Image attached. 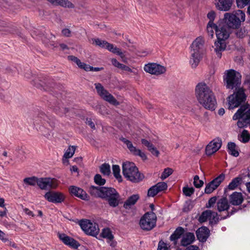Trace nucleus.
Segmentation results:
<instances>
[{"instance_id": "1", "label": "nucleus", "mask_w": 250, "mask_h": 250, "mask_svg": "<svg viewBox=\"0 0 250 250\" xmlns=\"http://www.w3.org/2000/svg\"><path fill=\"white\" fill-rule=\"evenodd\" d=\"M246 99L244 90L242 88H238L228 97L229 109H233L241 105L232 117L233 120H238L237 125L240 128L250 124V106L248 104L241 105Z\"/></svg>"}, {"instance_id": "2", "label": "nucleus", "mask_w": 250, "mask_h": 250, "mask_svg": "<svg viewBox=\"0 0 250 250\" xmlns=\"http://www.w3.org/2000/svg\"><path fill=\"white\" fill-rule=\"evenodd\" d=\"M196 97L199 103L206 109L215 110L216 101L214 93L205 82L198 83L195 88Z\"/></svg>"}, {"instance_id": "3", "label": "nucleus", "mask_w": 250, "mask_h": 250, "mask_svg": "<svg viewBox=\"0 0 250 250\" xmlns=\"http://www.w3.org/2000/svg\"><path fill=\"white\" fill-rule=\"evenodd\" d=\"M89 192L95 197L105 200L111 207L115 208L119 204L120 195L113 188L91 186Z\"/></svg>"}, {"instance_id": "4", "label": "nucleus", "mask_w": 250, "mask_h": 250, "mask_svg": "<svg viewBox=\"0 0 250 250\" xmlns=\"http://www.w3.org/2000/svg\"><path fill=\"white\" fill-rule=\"evenodd\" d=\"M230 32V29L227 25H219L218 28L216 29L217 41L214 43V51L219 58H221L222 52L226 48L225 41L229 37Z\"/></svg>"}, {"instance_id": "5", "label": "nucleus", "mask_w": 250, "mask_h": 250, "mask_svg": "<svg viewBox=\"0 0 250 250\" xmlns=\"http://www.w3.org/2000/svg\"><path fill=\"white\" fill-rule=\"evenodd\" d=\"M223 81L227 89H236L241 84V75L233 69L226 70L223 75Z\"/></svg>"}, {"instance_id": "6", "label": "nucleus", "mask_w": 250, "mask_h": 250, "mask_svg": "<svg viewBox=\"0 0 250 250\" xmlns=\"http://www.w3.org/2000/svg\"><path fill=\"white\" fill-rule=\"evenodd\" d=\"M156 221L157 216L155 213L148 211L141 218L140 226L143 230H150L156 226Z\"/></svg>"}, {"instance_id": "7", "label": "nucleus", "mask_w": 250, "mask_h": 250, "mask_svg": "<svg viewBox=\"0 0 250 250\" xmlns=\"http://www.w3.org/2000/svg\"><path fill=\"white\" fill-rule=\"evenodd\" d=\"M92 41L93 44L107 49L110 52L119 55L122 61L124 62H126L125 55L124 53L122 52L120 48L114 46L113 44L109 43L105 41H103L98 38L93 39Z\"/></svg>"}, {"instance_id": "8", "label": "nucleus", "mask_w": 250, "mask_h": 250, "mask_svg": "<svg viewBox=\"0 0 250 250\" xmlns=\"http://www.w3.org/2000/svg\"><path fill=\"white\" fill-rule=\"evenodd\" d=\"M79 225L86 234L96 237L99 232L98 224L92 223L89 220H81L79 221Z\"/></svg>"}, {"instance_id": "9", "label": "nucleus", "mask_w": 250, "mask_h": 250, "mask_svg": "<svg viewBox=\"0 0 250 250\" xmlns=\"http://www.w3.org/2000/svg\"><path fill=\"white\" fill-rule=\"evenodd\" d=\"M138 168L135 166L133 163L129 162H124L122 165V172L124 177L127 180L132 182H137V180L140 179L139 178H135L132 176H129V174L133 172L134 174H137Z\"/></svg>"}, {"instance_id": "10", "label": "nucleus", "mask_w": 250, "mask_h": 250, "mask_svg": "<svg viewBox=\"0 0 250 250\" xmlns=\"http://www.w3.org/2000/svg\"><path fill=\"white\" fill-rule=\"evenodd\" d=\"M37 185L41 189L43 190L54 189L58 186L56 180L49 177L38 178Z\"/></svg>"}, {"instance_id": "11", "label": "nucleus", "mask_w": 250, "mask_h": 250, "mask_svg": "<svg viewBox=\"0 0 250 250\" xmlns=\"http://www.w3.org/2000/svg\"><path fill=\"white\" fill-rule=\"evenodd\" d=\"M144 69L146 72L156 75L162 74L166 71L164 66L156 63H149L145 64Z\"/></svg>"}, {"instance_id": "12", "label": "nucleus", "mask_w": 250, "mask_h": 250, "mask_svg": "<svg viewBox=\"0 0 250 250\" xmlns=\"http://www.w3.org/2000/svg\"><path fill=\"white\" fill-rule=\"evenodd\" d=\"M225 179V174L221 173L218 177L209 182L206 185L205 193L210 194L216 189L224 181Z\"/></svg>"}, {"instance_id": "13", "label": "nucleus", "mask_w": 250, "mask_h": 250, "mask_svg": "<svg viewBox=\"0 0 250 250\" xmlns=\"http://www.w3.org/2000/svg\"><path fill=\"white\" fill-rule=\"evenodd\" d=\"M44 198L48 201L53 203H61L64 201L65 197L60 192L48 191L44 195Z\"/></svg>"}, {"instance_id": "14", "label": "nucleus", "mask_w": 250, "mask_h": 250, "mask_svg": "<svg viewBox=\"0 0 250 250\" xmlns=\"http://www.w3.org/2000/svg\"><path fill=\"white\" fill-rule=\"evenodd\" d=\"M59 239L66 245L77 249L80 246V243L74 238L67 236L65 233H58Z\"/></svg>"}, {"instance_id": "15", "label": "nucleus", "mask_w": 250, "mask_h": 250, "mask_svg": "<svg viewBox=\"0 0 250 250\" xmlns=\"http://www.w3.org/2000/svg\"><path fill=\"white\" fill-rule=\"evenodd\" d=\"M69 193L72 196H75L83 200H88V195L82 188L75 186L69 187Z\"/></svg>"}, {"instance_id": "16", "label": "nucleus", "mask_w": 250, "mask_h": 250, "mask_svg": "<svg viewBox=\"0 0 250 250\" xmlns=\"http://www.w3.org/2000/svg\"><path fill=\"white\" fill-rule=\"evenodd\" d=\"M236 17L233 14L226 13L224 14L225 25L228 28H237L240 25L239 21H237Z\"/></svg>"}, {"instance_id": "17", "label": "nucleus", "mask_w": 250, "mask_h": 250, "mask_svg": "<svg viewBox=\"0 0 250 250\" xmlns=\"http://www.w3.org/2000/svg\"><path fill=\"white\" fill-rule=\"evenodd\" d=\"M189 63L192 68H195L201 59V52L190 49Z\"/></svg>"}, {"instance_id": "18", "label": "nucleus", "mask_w": 250, "mask_h": 250, "mask_svg": "<svg viewBox=\"0 0 250 250\" xmlns=\"http://www.w3.org/2000/svg\"><path fill=\"white\" fill-rule=\"evenodd\" d=\"M197 239L202 243L205 242L210 235V230L207 227L202 226L197 229L196 231Z\"/></svg>"}, {"instance_id": "19", "label": "nucleus", "mask_w": 250, "mask_h": 250, "mask_svg": "<svg viewBox=\"0 0 250 250\" xmlns=\"http://www.w3.org/2000/svg\"><path fill=\"white\" fill-rule=\"evenodd\" d=\"M232 0H214L216 8L222 11H229L232 4Z\"/></svg>"}, {"instance_id": "20", "label": "nucleus", "mask_w": 250, "mask_h": 250, "mask_svg": "<svg viewBox=\"0 0 250 250\" xmlns=\"http://www.w3.org/2000/svg\"><path fill=\"white\" fill-rule=\"evenodd\" d=\"M244 201V197L241 192H233L229 197V203L233 206H239Z\"/></svg>"}, {"instance_id": "21", "label": "nucleus", "mask_w": 250, "mask_h": 250, "mask_svg": "<svg viewBox=\"0 0 250 250\" xmlns=\"http://www.w3.org/2000/svg\"><path fill=\"white\" fill-rule=\"evenodd\" d=\"M222 142H209L206 146L205 151L208 156H211L216 152L221 147Z\"/></svg>"}, {"instance_id": "22", "label": "nucleus", "mask_w": 250, "mask_h": 250, "mask_svg": "<svg viewBox=\"0 0 250 250\" xmlns=\"http://www.w3.org/2000/svg\"><path fill=\"white\" fill-rule=\"evenodd\" d=\"M195 236L192 232H187L183 236L181 240V245L187 247L192 244L195 240Z\"/></svg>"}, {"instance_id": "23", "label": "nucleus", "mask_w": 250, "mask_h": 250, "mask_svg": "<svg viewBox=\"0 0 250 250\" xmlns=\"http://www.w3.org/2000/svg\"><path fill=\"white\" fill-rule=\"evenodd\" d=\"M52 4L63 8H73L74 5L68 0H47Z\"/></svg>"}, {"instance_id": "24", "label": "nucleus", "mask_w": 250, "mask_h": 250, "mask_svg": "<svg viewBox=\"0 0 250 250\" xmlns=\"http://www.w3.org/2000/svg\"><path fill=\"white\" fill-rule=\"evenodd\" d=\"M229 203L226 197H223L219 199L217 202V209L219 212L227 210L228 211L229 208Z\"/></svg>"}, {"instance_id": "25", "label": "nucleus", "mask_w": 250, "mask_h": 250, "mask_svg": "<svg viewBox=\"0 0 250 250\" xmlns=\"http://www.w3.org/2000/svg\"><path fill=\"white\" fill-rule=\"evenodd\" d=\"M185 232L184 229L182 227H178L170 236V240L173 242L174 245L177 243V240Z\"/></svg>"}, {"instance_id": "26", "label": "nucleus", "mask_w": 250, "mask_h": 250, "mask_svg": "<svg viewBox=\"0 0 250 250\" xmlns=\"http://www.w3.org/2000/svg\"><path fill=\"white\" fill-rule=\"evenodd\" d=\"M140 196L139 194H133L129 196L125 202L123 207L125 209H129L131 207L135 205L137 201L139 199Z\"/></svg>"}, {"instance_id": "27", "label": "nucleus", "mask_w": 250, "mask_h": 250, "mask_svg": "<svg viewBox=\"0 0 250 250\" xmlns=\"http://www.w3.org/2000/svg\"><path fill=\"white\" fill-rule=\"evenodd\" d=\"M204 44V40L203 38L202 37H199L193 42L190 46V49L201 52Z\"/></svg>"}, {"instance_id": "28", "label": "nucleus", "mask_w": 250, "mask_h": 250, "mask_svg": "<svg viewBox=\"0 0 250 250\" xmlns=\"http://www.w3.org/2000/svg\"><path fill=\"white\" fill-rule=\"evenodd\" d=\"M142 144L147 147V150L150 152V153L156 157H159L160 152L158 149V148L155 146L152 142H142Z\"/></svg>"}, {"instance_id": "29", "label": "nucleus", "mask_w": 250, "mask_h": 250, "mask_svg": "<svg viewBox=\"0 0 250 250\" xmlns=\"http://www.w3.org/2000/svg\"><path fill=\"white\" fill-rule=\"evenodd\" d=\"M242 182V178L241 177H237L233 178L228 186V188L225 189V193L227 191V189L234 190L238 186L240 185Z\"/></svg>"}, {"instance_id": "30", "label": "nucleus", "mask_w": 250, "mask_h": 250, "mask_svg": "<svg viewBox=\"0 0 250 250\" xmlns=\"http://www.w3.org/2000/svg\"><path fill=\"white\" fill-rule=\"evenodd\" d=\"M213 211L207 209L203 211L199 216L198 220L200 223H203L207 221L212 216Z\"/></svg>"}, {"instance_id": "31", "label": "nucleus", "mask_w": 250, "mask_h": 250, "mask_svg": "<svg viewBox=\"0 0 250 250\" xmlns=\"http://www.w3.org/2000/svg\"><path fill=\"white\" fill-rule=\"evenodd\" d=\"M227 146L229 154L236 157L239 156V153L236 149V145L234 142H229Z\"/></svg>"}, {"instance_id": "32", "label": "nucleus", "mask_w": 250, "mask_h": 250, "mask_svg": "<svg viewBox=\"0 0 250 250\" xmlns=\"http://www.w3.org/2000/svg\"><path fill=\"white\" fill-rule=\"evenodd\" d=\"M102 98L105 101L108 102L111 104L115 105H118L119 102L116 100V99L107 91L105 94L102 97Z\"/></svg>"}, {"instance_id": "33", "label": "nucleus", "mask_w": 250, "mask_h": 250, "mask_svg": "<svg viewBox=\"0 0 250 250\" xmlns=\"http://www.w3.org/2000/svg\"><path fill=\"white\" fill-rule=\"evenodd\" d=\"M100 235L102 237L106 238L110 241H112L114 238V236L112 234V232L110 229L108 228H104L103 229Z\"/></svg>"}, {"instance_id": "34", "label": "nucleus", "mask_w": 250, "mask_h": 250, "mask_svg": "<svg viewBox=\"0 0 250 250\" xmlns=\"http://www.w3.org/2000/svg\"><path fill=\"white\" fill-rule=\"evenodd\" d=\"M100 171L104 176H109L111 173L110 165L107 163H104L100 167Z\"/></svg>"}, {"instance_id": "35", "label": "nucleus", "mask_w": 250, "mask_h": 250, "mask_svg": "<svg viewBox=\"0 0 250 250\" xmlns=\"http://www.w3.org/2000/svg\"><path fill=\"white\" fill-rule=\"evenodd\" d=\"M113 174L114 176L118 180L119 183L122 182V178L120 175V168L118 165H115L112 166Z\"/></svg>"}, {"instance_id": "36", "label": "nucleus", "mask_w": 250, "mask_h": 250, "mask_svg": "<svg viewBox=\"0 0 250 250\" xmlns=\"http://www.w3.org/2000/svg\"><path fill=\"white\" fill-rule=\"evenodd\" d=\"M218 28V26L212 21H209L207 26V30L209 36L212 38L214 35L213 30L216 32V29Z\"/></svg>"}, {"instance_id": "37", "label": "nucleus", "mask_w": 250, "mask_h": 250, "mask_svg": "<svg viewBox=\"0 0 250 250\" xmlns=\"http://www.w3.org/2000/svg\"><path fill=\"white\" fill-rule=\"evenodd\" d=\"M38 177L32 176L23 179V182L27 185L35 186L38 184Z\"/></svg>"}, {"instance_id": "38", "label": "nucleus", "mask_w": 250, "mask_h": 250, "mask_svg": "<svg viewBox=\"0 0 250 250\" xmlns=\"http://www.w3.org/2000/svg\"><path fill=\"white\" fill-rule=\"evenodd\" d=\"M94 181L96 184L99 186V187H103L105 183L106 180L103 178L100 174H96L94 177Z\"/></svg>"}, {"instance_id": "39", "label": "nucleus", "mask_w": 250, "mask_h": 250, "mask_svg": "<svg viewBox=\"0 0 250 250\" xmlns=\"http://www.w3.org/2000/svg\"><path fill=\"white\" fill-rule=\"evenodd\" d=\"M219 221V218L217 212L213 211L212 216L209 218V224L211 226L216 225Z\"/></svg>"}, {"instance_id": "40", "label": "nucleus", "mask_w": 250, "mask_h": 250, "mask_svg": "<svg viewBox=\"0 0 250 250\" xmlns=\"http://www.w3.org/2000/svg\"><path fill=\"white\" fill-rule=\"evenodd\" d=\"M236 17L237 21H239V23L243 22L245 20V14L242 10H238L233 14Z\"/></svg>"}, {"instance_id": "41", "label": "nucleus", "mask_w": 250, "mask_h": 250, "mask_svg": "<svg viewBox=\"0 0 250 250\" xmlns=\"http://www.w3.org/2000/svg\"><path fill=\"white\" fill-rule=\"evenodd\" d=\"M75 149L76 147L75 146H71V147L70 146L65 152L63 157L66 159L71 158L75 152Z\"/></svg>"}, {"instance_id": "42", "label": "nucleus", "mask_w": 250, "mask_h": 250, "mask_svg": "<svg viewBox=\"0 0 250 250\" xmlns=\"http://www.w3.org/2000/svg\"><path fill=\"white\" fill-rule=\"evenodd\" d=\"M95 85L97 93L101 97L107 92L101 83H95Z\"/></svg>"}, {"instance_id": "43", "label": "nucleus", "mask_w": 250, "mask_h": 250, "mask_svg": "<svg viewBox=\"0 0 250 250\" xmlns=\"http://www.w3.org/2000/svg\"><path fill=\"white\" fill-rule=\"evenodd\" d=\"M155 186L158 192L166 190L167 188V184L164 182H159L155 185Z\"/></svg>"}, {"instance_id": "44", "label": "nucleus", "mask_w": 250, "mask_h": 250, "mask_svg": "<svg viewBox=\"0 0 250 250\" xmlns=\"http://www.w3.org/2000/svg\"><path fill=\"white\" fill-rule=\"evenodd\" d=\"M195 189L193 188H189L188 186L183 188V192L186 196L190 197L194 192Z\"/></svg>"}, {"instance_id": "45", "label": "nucleus", "mask_w": 250, "mask_h": 250, "mask_svg": "<svg viewBox=\"0 0 250 250\" xmlns=\"http://www.w3.org/2000/svg\"><path fill=\"white\" fill-rule=\"evenodd\" d=\"M173 171L172 169L171 168L167 167L165 168L163 173H162L161 178L162 180L166 179L167 177H168L169 176L172 174Z\"/></svg>"}, {"instance_id": "46", "label": "nucleus", "mask_w": 250, "mask_h": 250, "mask_svg": "<svg viewBox=\"0 0 250 250\" xmlns=\"http://www.w3.org/2000/svg\"><path fill=\"white\" fill-rule=\"evenodd\" d=\"M158 193V190L156 189V187L154 185L148 189L147 195L148 197H154Z\"/></svg>"}, {"instance_id": "47", "label": "nucleus", "mask_w": 250, "mask_h": 250, "mask_svg": "<svg viewBox=\"0 0 250 250\" xmlns=\"http://www.w3.org/2000/svg\"><path fill=\"white\" fill-rule=\"evenodd\" d=\"M130 152L135 155V153L137 152L139 149H137L132 144V142H124Z\"/></svg>"}, {"instance_id": "48", "label": "nucleus", "mask_w": 250, "mask_h": 250, "mask_svg": "<svg viewBox=\"0 0 250 250\" xmlns=\"http://www.w3.org/2000/svg\"><path fill=\"white\" fill-rule=\"evenodd\" d=\"M217 199V197L215 196L211 198H210L208 201V202L206 204V208H210L211 207H213L215 204L216 202Z\"/></svg>"}, {"instance_id": "49", "label": "nucleus", "mask_w": 250, "mask_h": 250, "mask_svg": "<svg viewBox=\"0 0 250 250\" xmlns=\"http://www.w3.org/2000/svg\"><path fill=\"white\" fill-rule=\"evenodd\" d=\"M240 138L242 139V141H249L250 139V134L248 131L244 129L240 134Z\"/></svg>"}, {"instance_id": "50", "label": "nucleus", "mask_w": 250, "mask_h": 250, "mask_svg": "<svg viewBox=\"0 0 250 250\" xmlns=\"http://www.w3.org/2000/svg\"><path fill=\"white\" fill-rule=\"evenodd\" d=\"M250 2V0H236L237 6L240 8H244L248 5Z\"/></svg>"}, {"instance_id": "51", "label": "nucleus", "mask_w": 250, "mask_h": 250, "mask_svg": "<svg viewBox=\"0 0 250 250\" xmlns=\"http://www.w3.org/2000/svg\"><path fill=\"white\" fill-rule=\"evenodd\" d=\"M129 176H132L133 177H134L135 178H137V177L139 178V180H137V182H135V183H139V182L141 181L144 178V175L142 174L139 172V170H138L137 174H134L133 172H131V174H129Z\"/></svg>"}, {"instance_id": "52", "label": "nucleus", "mask_w": 250, "mask_h": 250, "mask_svg": "<svg viewBox=\"0 0 250 250\" xmlns=\"http://www.w3.org/2000/svg\"><path fill=\"white\" fill-rule=\"evenodd\" d=\"M157 250H168V248L166 244L161 240L159 242Z\"/></svg>"}, {"instance_id": "53", "label": "nucleus", "mask_w": 250, "mask_h": 250, "mask_svg": "<svg viewBox=\"0 0 250 250\" xmlns=\"http://www.w3.org/2000/svg\"><path fill=\"white\" fill-rule=\"evenodd\" d=\"M242 208H241V207H239L238 208V209L235 208H232V209L231 210V211H228L227 212V215L223 217L222 218L223 219H225L226 218H227V217H229L230 216V215H232V214H233L234 213L236 212L237 211H238L239 209H241Z\"/></svg>"}, {"instance_id": "54", "label": "nucleus", "mask_w": 250, "mask_h": 250, "mask_svg": "<svg viewBox=\"0 0 250 250\" xmlns=\"http://www.w3.org/2000/svg\"><path fill=\"white\" fill-rule=\"evenodd\" d=\"M135 156H140L143 160H146L147 159V156L146 154L143 152L140 149H138L136 153H135Z\"/></svg>"}, {"instance_id": "55", "label": "nucleus", "mask_w": 250, "mask_h": 250, "mask_svg": "<svg viewBox=\"0 0 250 250\" xmlns=\"http://www.w3.org/2000/svg\"><path fill=\"white\" fill-rule=\"evenodd\" d=\"M5 234L0 230V239L4 243H8L9 245H11V242L7 238H4Z\"/></svg>"}, {"instance_id": "56", "label": "nucleus", "mask_w": 250, "mask_h": 250, "mask_svg": "<svg viewBox=\"0 0 250 250\" xmlns=\"http://www.w3.org/2000/svg\"><path fill=\"white\" fill-rule=\"evenodd\" d=\"M215 13L213 11H210L207 15V17L209 19V21H212V22H213V21L215 18Z\"/></svg>"}, {"instance_id": "57", "label": "nucleus", "mask_w": 250, "mask_h": 250, "mask_svg": "<svg viewBox=\"0 0 250 250\" xmlns=\"http://www.w3.org/2000/svg\"><path fill=\"white\" fill-rule=\"evenodd\" d=\"M62 33L63 36L67 37L71 36V31L68 28H64L62 29Z\"/></svg>"}, {"instance_id": "58", "label": "nucleus", "mask_w": 250, "mask_h": 250, "mask_svg": "<svg viewBox=\"0 0 250 250\" xmlns=\"http://www.w3.org/2000/svg\"><path fill=\"white\" fill-rule=\"evenodd\" d=\"M86 124L88 125L92 129H95L94 123L92 122L91 119H87Z\"/></svg>"}, {"instance_id": "59", "label": "nucleus", "mask_w": 250, "mask_h": 250, "mask_svg": "<svg viewBox=\"0 0 250 250\" xmlns=\"http://www.w3.org/2000/svg\"><path fill=\"white\" fill-rule=\"evenodd\" d=\"M193 185L196 188H200L204 185V182L202 180H199L198 182H193Z\"/></svg>"}, {"instance_id": "60", "label": "nucleus", "mask_w": 250, "mask_h": 250, "mask_svg": "<svg viewBox=\"0 0 250 250\" xmlns=\"http://www.w3.org/2000/svg\"><path fill=\"white\" fill-rule=\"evenodd\" d=\"M111 61L113 65L118 68H119L121 63L119 62L116 59H112Z\"/></svg>"}, {"instance_id": "61", "label": "nucleus", "mask_w": 250, "mask_h": 250, "mask_svg": "<svg viewBox=\"0 0 250 250\" xmlns=\"http://www.w3.org/2000/svg\"><path fill=\"white\" fill-rule=\"evenodd\" d=\"M67 58H68V60L73 62L76 63L77 62H79V59L78 58H77L74 56H72V55L68 56Z\"/></svg>"}, {"instance_id": "62", "label": "nucleus", "mask_w": 250, "mask_h": 250, "mask_svg": "<svg viewBox=\"0 0 250 250\" xmlns=\"http://www.w3.org/2000/svg\"><path fill=\"white\" fill-rule=\"evenodd\" d=\"M185 250H200L198 246L196 245H189Z\"/></svg>"}, {"instance_id": "63", "label": "nucleus", "mask_w": 250, "mask_h": 250, "mask_svg": "<svg viewBox=\"0 0 250 250\" xmlns=\"http://www.w3.org/2000/svg\"><path fill=\"white\" fill-rule=\"evenodd\" d=\"M202 148V146H198L196 148L192 149V152L196 154H198L200 152L201 149Z\"/></svg>"}, {"instance_id": "64", "label": "nucleus", "mask_w": 250, "mask_h": 250, "mask_svg": "<svg viewBox=\"0 0 250 250\" xmlns=\"http://www.w3.org/2000/svg\"><path fill=\"white\" fill-rule=\"evenodd\" d=\"M91 66H90L88 64H84L83 68L84 70L86 71H90L91 70Z\"/></svg>"}]
</instances>
